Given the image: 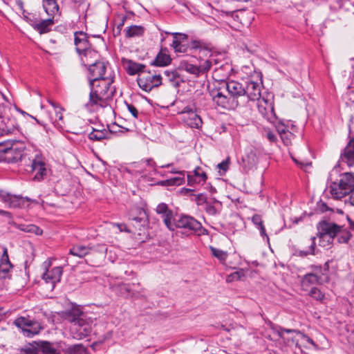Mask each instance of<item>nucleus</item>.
I'll use <instances>...</instances> for the list:
<instances>
[{
  "label": "nucleus",
  "instance_id": "f257e3e1",
  "mask_svg": "<svg viewBox=\"0 0 354 354\" xmlns=\"http://www.w3.org/2000/svg\"><path fill=\"white\" fill-rule=\"evenodd\" d=\"M220 81V86L212 91V100L218 106L234 110L239 104V99L244 97L243 80L241 82L230 80Z\"/></svg>",
  "mask_w": 354,
  "mask_h": 354
},
{
  "label": "nucleus",
  "instance_id": "e2e57ef3",
  "mask_svg": "<svg viewBox=\"0 0 354 354\" xmlns=\"http://www.w3.org/2000/svg\"><path fill=\"white\" fill-rule=\"evenodd\" d=\"M118 227H119L120 231H123L124 230V231H126V232H130V230H127V227H126V225L124 224H120V225H118Z\"/></svg>",
  "mask_w": 354,
  "mask_h": 354
},
{
  "label": "nucleus",
  "instance_id": "5701e85b",
  "mask_svg": "<svg viewBox=\"0 0 354 354\" xmlns=\"http://www.w3.org/2000/svg\"><path fill=\"white\" fill-rule=\"evenodd\" d=\"M122 64L129 75H138L139 76V74L144 73L146 68L145 65L127 59H122Z\"/></svg>",
  "mask_w": 354,
  "mask_h": 354
},
{
  "label": "nucleus",
  "instance_id": "39448f33",
  "mask_svg": "<svg viewBox=\"0 0 354 354\" xmlns=\"http://www.w3.org/2000/svg\"><path fill=\"white\" fill-rule=\"evenodd\" d=\"M319 230L321 237L328 238V241L337 237L339 243H346L351 237V234L346 228L332 222L323 221L320 223Z\"/></svg>",
  "mask_w": 354,
  "mask_h": 354
},
{
  "label": "nucleus",
  "instance_id": "e433bc0d",
  "mask_svg": "<svg viewBox=\"0 0 354 354\" xmlns=\"http://www.w3.org/2000/svg\"><path fill=\"white\" fill-rule=\"evenodd\" d=\"M125 37L128 38L142 36L145 32V28L142 26L133 25L125 30Z\"/></svg>",
  "mask_w": 354,
  "mask_h": 354
},
{
  "label": "nucleus",
  "instance_id": "774afa93",
  "mask_svg": "<svg viewBox=\"0 0 354 354\" xmlns=\"http://www.w3.org/2000/svg\"><path fill=\"white\" fill-rule=\"evenodd\" d=\"M173 164L172 163H169V164H167V165H162L160 167L161 168H167V167H169L170 166H171Z\"/></svg>",
  "mask_w": 354,
  "mask_h": 354
},
{
  "label": "nucleus",
  "instance_id": "2eb2a0df",
  "mask_svg": "<svg viewBox=\"0 0 354 354\" xmlns=\"http://www.w3.org/2000/svg\"><path fill=\"white\" fill-rule=\"evenodd\" d=\"M156 212L160 216L167 228L174 231V219L176 217H174V212L169 208L168 205L165 203L158 204L156 208Z\"/></svg>",
  "mask_w": 354,
  "mask_h": 354
},
{
  "label": "nucleus",
  "instance_id": "423d86ee",
  "mask_svg": "<svg viewBox=\"0 0 354 354\" xmlns=\"http://www.w3.org/2000/svg\"><path fill=\"white\" fill-rule=\"evenodd\" d=\"M272 330L287 345L295 344L298 348L301 347L300 343L306 342L313 346L315 345L311 338L299 330L283 328L280 326L273 327Z\"/></svg>",
  "mask_w": 354,
  "mask_h": 354
},
{
  "label": "nucleus",
  "instance_id": "bb28decb",
  "mask_svg": "<svg viewBox=\"0 0 354 354\" xmlns=\"http://www.w3.org/2000/svg\"><path fill=\"white\" fill-rule=\"evenodd\" d=\"M59 0H42V6L48 16L57 17L61 14Z\"/></svg>",
  "mask_w": 354,
  "mask_h": 354
},
{
  "label": "nucleus",
  "instance_id": "c85d7f7f",
  "mask_svg": "<svg viewBox=\"0 0 354 354\" xmlns=\"http://www.w3.org/2000/svg\"><path fill=\"white\" fill-rule=\"evenodd\" d=\"M181 120L186 125L194 129H199L203 123L201 117L196 113V111L187 115H184V117H181Z\"/></svg>",
  "mask_w": 354,
  "mask_h": 354
},
{
  "label": "nucleus",
  "instance_id": "603ef678",
  "mask_svg": "<svg viewBox=\"0 0 354 354\" xmlns=\"http://www.w3.org/2000/svg\"><path fill=\"white\" fill-rule=\"evenodd\" d=\"M191 48L209 52V48L207 46H206L204 43L197 40H194L192 41Z\"/></svg>",
  "mask_w": 354,
  "mask_h": 354
},
{
  "label": "nucleus",
  "instance_id": "9b49d317",
  "mask_svg": "<svg viewBox=\"0 0 354 354\" xmlns=\"http://www.w3.org/2000/svg\"><path fill=\"white\" fill-rule=\"evenodd\" d=\"M0 198L4 202L8 207L17 208L28 206V203L35 202L34 200L28 197H22L19 195H12L8 193H4L0 191Z\"/></svg>",
  "mask_w": 354,
  "mask_h": 354
},
{
  "label": "nucleus",
  "instance_id": "a878e982",
  "mask_svg": "<svg viewBox=\"0 0 354 354\" xmlns=\"http://www.w3.org/2000/svg\"><path fill=\"white\" fill-rule=\"evenodd\" d=\"M113 82V78L98 80L97 84L94 83V91H101L103 93L104 98L109 99L113 95V91L110 89V86Z\"/></svg>",
  "mask_w": 354,
  "mask_h": 354
},
{
  "label": "nucleus",
  "instance_id": "69168bd1",
  "mask_svg": "<svg viewBox=\"0 0 354 354\" xmlns=\"http://www.w3.org/2000/svg\"><path fill=\"white\" fill-rule=\"evenodd\" d=\"M348 220L349 221L350 228L354 230V223L352 222L348 218Z\"/></svg>",
  "mask_w": 354,
  "mask_h": 354
},
{
  "label": "nucleus",
  "instance_id": "3c124183",
  "mask_svg": "<svg viewBox=\"0 0 354 354\" xmlns=\"http://www.w3.org/2000/svg\"><path fill=\"white\" fill-rule=\"evenodd\" d=\"M230 165V158L227 157L225 160H223L221 162L218 163L217 165L218 169H219L220 175H224L226 171L229 169Z\"/></svg>",
  "mask_w": 354,
  "mask_h": 354
},
{
  "label": "nucleus",
  "instance_id": "a211bd4d",
  "mask_svg": "<svg viewBox=\"0 0 354 354\" xmlns=\"http://www.w3.org/2000/svg\"><path fill=\"white\" fill-rule=\"evenodd\" d=\"M74 45L75 46V50L77 54L81 52L85 51L91 47V45L88 41V35L83 31H76L74 33Z\"/></svg>",
  "mask_w": 354,
  "mask_h": 354
},
{
  "label": "nucleus",
  "instance_id": "f3484780",
  "mask_svg": "<svg viewBox=\"0 0 354 354\" xmlns=\"http://www.w3.org/2000/svg\"><path fill=\"white\" fill-rule=\"evenodd\" d=\"M91 92L89 94V100L85 104L87 109L91 110L95 106H104L106 104V99L104 98L103 93L101 91H94V84L89 83Z\"/></svg>",
  "mask_w": 354,
  "mask_h": 354
},
{
  "label": "nucleus",
  "instance_id": "4468645a",
  "mask_svg": "<svg viewBox=\"0 0 354 354\" xmlns=\"http://www.w3.org/2000/svg\"><path fill=\"white\" fill-rule=\"evenodd\" d=\"M30 162V171L35 173L34 178L40 180L46 175V164L42 156L39 153H36L34 156L28 158Z\"/></svg>",
  "mask_w": 354,
  "mask_h": 354
},
{
  "label": "nucleus",
  "instance_id": "79ce46f5",
  "mask_svg": "<svg viewBox=\"0 0 354 354\" xmlns=\"http://www.w3.org/2000/svg\"><path fill=\"white\" fill-rule=\"evenodd\" d=\"M24 17L34 28L39 22L40 16L37 12H24Z\"/></svg>",
  "mask_w": 354,
  "mask_h": 354
},
{
  "label": "nucleus",
  "instance_id": "58836bf2",
  "mask_svg": "<svg viewBox=\"0 0 354 354\" xmlns=\"http://www.w3.org/2000/svg\"><path fill=\"white\" fill-rule=\"evenodd\" d=\"M176 106L177 108V113L181 115V117H184V115H187L191 112H194L196 111V108L194 104H188L184 105L183 102H176Z\"/></svg>",
  "mask_w": 354,
  "mask_h": 354
},
{
  "label": "nucleus",
  "instance_id": "cd10ccee",
  "mask_svg": "<svg viewBox=\"0 0 354 354\" xmlns=\"http://www.w3.org/2000/svg\"><path fill=\"white\" fill-rule=\"evenodd\" d=\"M322 277L317 273H307L301 279V287L304 290H308V288L316 284H320L322 283Z\"/></svg>",
  "mask_w": 354,
  "mask_h": 354
},
{
  "label": "nucleus",
  "instance_id": "393cba45",
  "mask_svg": "<svg viewBox=\"0 0 354 354\" xmlns=\"http://www.w3.org/2000/svg\"><path fill=\"white\" fill-rule=\"evenodd\" d=\"M82 64L84 66H91L94 62H97L99 58V54L97 51L93 49L92 47L85 50V51L81 52L78 54Z\"/></svg>",
  "mask_w": 354,
  "mask_h": 354
},
{
  "label": "nucleus",
  "instance_id": "4d7b16f0",
  "mask_svg": "<svg viewBox=\"0 0 354 354\" xmlns=\"http://www.w3.org/2000/svg\"><path fill=\"white\" fill-rule=\"evenodd\" d=\"M225 68H227V69H230V66L228 65L226 66H222L220 68H216L214 69V75L215 77H218L220 72L224 69Z\"/></svg>",
  "mask_w": 354,
  "mask_h": 354
},
{
  "label": "nucleus",
  "instance_id": "052dcab7",
  "mask_svg": "<svg viewBox=\"0 0 354 354\" xmlns=\"http://www.w3.org/2000/svg\"><path fill=\"white\" fill-rule=\"evenodd\" d=\"M145 162H146V164L151 167H154L156 166V162L153 161V159L151 158H148V159H146L145 160Z\"/></svg>",
  "mask_w": 354,
  "mask_h": 354
},
{
  "label": "nucleus",
  "instance_id": "dca6fc26",
  "mask_svg": "<svg viewBox=\"0 0 354 354\" xmlns=\"http://www.w3.org/2000/svg\"><path fill=\"white\" fill-rule=\"evenodd\" d=\"M243 84L244 97L252 101L258 100L261 97V84L250 78L243 80Z\"/></svg>",
  "mask_w": 354,
  "mask_h": 354
},
{
  "label": "nucleus",
  "instance_id": "2f4dec72",
  "mask_svg": "<svg viewBox=\"0 0 354 354\" xmlns=\"http://www.w3.org/2000/svg\"><path fill=\"white\" fill-rule=\"evenodd\" d=\"M48 19L40 18L39 22L37 24L35 27V30L39 32L40 34H44L49 32L51 30L52 26L55 24L54 18L55 17L48 16Z\"/></svg>",
  "mask_w": 354,
  "mask_h": 354
},
{
  "label": "nucleus",
  "instance_id": "09e8293b",
  "mask_svg": "<svg viewBox=\"0 0 354 354\" xmlns=\"http://www.w3.org/2000/svg\"><path fill=\"white\" fill-rule=\"evenodd\" d=\"M106 133L104 131L93 129L88 134V138L93 141H99L105 138Z\"/></svg>",
  "mask_w": 354,
  "mask_h": 354
},
{
  "label": "nucleus",
  "instance_id": "412c9836",
  "mask_svg": "<svg viewBox=\"0 0 354 354\" xmlns=\"http://www.w3.org/2000/svg\"><path fill=\"white\" fill-rule=\"evenodd\" d=\"M171 46L176 53H186L187 50V35L183 33L174 32Z\"/></svg>",
  "mask_w": 354,
  "mask_h": 354
},
{
  "label": "nucleus",
  "instance_id": "6ab92c4d",
  "mask_svg": "<svg viewBox=\"0 0 354 354\" xmlns=\"http://www.w3.org/2000/svg\"><path fill=\"white\" fill-rule=\"evenodd\" d=\"M62 272L63 270L62 267H54L50 270H47L43 274L42 279L46 281V283H50L52 289H53L55 283L59 282Z\"/></svg>",
  "mask_w": 354,
  "mask_h": 354
},
{
  "label": "nucleus",
  "instance_id": "6e6d98bb",
  "mask_svg": "<svg viewBox=\"0 0 354 354\" xmlns=\"http://www.w3.org/2000/svg\"><path fill=\"white\" fill-rule=\"evenodd\" d=\"M127 109L134 118H138V111L133 104H127Z\"/></svg>",
  "mask_w": 354,
  "mask_h": 354
},
{
  "label": "nucleus",
  "instance_id": "b1692460",
  "mask_svg": "<svg viewBox=\"0 0 354 354\" xmlns=\"http://www.w3.org/2000/svg\"><path fill=\"white\" fill-rule=\"evenodd\" d=\"M258 162V157L256 150L249 148L246 150L245 154L242 157L243 167L245 170L252 169Z\"/></svg>",
  "mask_w": 354,
  "mask_h": 354
},
{
  "label": "nucleus",
  "instance_id": "aec40b11",
  "mask_svg": "<svg viewBox=\"0 0 354 354\" xmlns=\"http://www.w3.org/2000/svg\"><path fill=\"white\" fill-rule=\"evenodd\" d=\"M12 268L13 266L10 261L7 249L4 248L3 252L0 258V278H10Z\"/></svg>",
  "mask_w": 354,
  "mask_h": 354
},
{
  "label": "nucleus",
  "instance_id": "864d4df0",
  "mask_svg": "<svg viewBox=\"0 0 354 354\" xmlns=\"http://www.w3.org/2000/svg\"><path fill=\"white\" fill-rule=\"evenodd\" d=\"M164 74L167 77L168 80L171 82H175L178 77V73L176 71L166 70L164 71Z\"/></svg>",
  "mask_w": 354,
  "mask_h": 354
},
{
  "label": "nucleus",
  "instance_id": "c03bdc74",
  "mask_svg": "<svg viewBox=\"0 0 354 354\" xmlns=\"http://www.w3.org/2000/svg\"><path fill=\"white\" fill-rule=\"evenodd\" d=\"M19 228L24 232L41 235L43 232L42 230L35 225H19Z\"/></svg>",
  "mask_w": 354,
  "mask_h": 354
},
{
  "label": "nucleus",
  "instance_id": "7c9ffc66",
  "mask_svg": "<svg viewBox=\"0 0 354 354\" xmlns=\"http://www.w3.org/2000/svg\"><path fill=\"white\" fill-rule=\"evenodd\" d=\"M194 175H187L188 184L193 185L195 183L200 184L207 180L206 173L200 167H197L193 171Z\"/></svg>",
  "mask_w": 354,
  "mask_h": 354
},
{
  "label": "nucleus",
  "instance_id": "5fc2aeb1",
  "mask_svg": "<svg viewBox=\"0 0 354 354\" xmlns=\"http://www.w3.org/2000/svg\"><path fill=\"white\" fill-rule=\"evenodd\" d=\"M266 137L270 142L273 143L277 141V135L271 131H266Z\"/></svg>",
  "mask_w": 354,
  "mask_h": 354
},
{
  "label": "nucleus",
  "instance_id": "0eeeda50",
  "mask_svg": "<svg viewBox=\"0 0 354 354\" xmlns=\"http://www.w3.org/2000/svg\"><path fill=\"white\" fill-rule=\"evenodd\" d=\"M23 354H61L56 343L47 341L34 342L21 349Z\"/></svg>",
  "mask_w": 354,
  "mask_h": 354
},
{
  "label": "nucleus",
  "instance_id": "37998d69",
  "mask_svg": "<svg viewBox=\"0 0 354 354\" xmlns=\"http://www.w3.org/2000/svg\"><path fill=\"white\" fill-rule=\"evenodd\" d=\"M212 255L218 259L221 262H225L227 258V252L221 249L209 246Z\"/></svg>",
  "mask_w": 354,
  "mask_h": 354
},
{
  "label": "nucleus",
  "instance_id": "7ed1b4c3",
  "mask_svg": "<svg viewBox=\"0 0 354 354\" xmlns=\"http://www.w3.org/2000/svg\"><path fill=\"white\" fill-rule=\"evenodd\" d=\"M26 145L24 142L10 140L0 143V162L15 163L26 158Z\"/></svg>",
  "mask_w": 354,
  "mask_h": 354
},
{
  "label": "nucleus",
  "instance_id": "f03ea898",
  "mask_svg": "<svg viewBox=\"0 0 354 354\" xmlns=\"http://www.w3.org/2000/svg\"><path fill=\"white\" fill-rule=\"evenodd\" d=\"M63 318L71 324L70 330L75 339H83L88 336L92 331V319L79 308H73L64 312Z\"/></svg>",
  "mask_w": 354,
  "mask_h": 354
},
{
  "label": "nucleus",
  "instance_id": "49530a36",
  "mask_svg": "<svg viewBox=\"0 0 354 354\" xmlns=\"http://www.w3.org/2000/svg\"><path fill=\"white\" fill-rule=\"evenodd\" d=\"M48 103L54 108L55 112V118H50V121L52 122H57L59 120H62L63 118L62 111V107L59 106V105L55 102H54L52 100H48Z\"/></svg>",
  "mask_w": 354,
  "mask_h": 354
},
{
  "label": "nucleus",
  "instance_id": "c9c22d12",
  "mask_svg": "<svg viewBox=\"0 0 354 354\" xmlns=\"http://www.w3.org/2000/svg\"><path fill=\"white\" fill-rule=\"evenodd\" d=\"M147 218L145 211L140 207H136L131 209L129 214V219L138 223H145Z\"/></svg>",
  "mask_w": 354,
  "mask_h": 354
},
{
  "label": "nucleus",
  "instance_id": "de8ad7c7",
  "mask_svg": "<svg viewBox=\"0 0 354 354\" xmlns=\"http://www.w3.org/2000/svg\"><path fill=\"white\" fill-rule=\"evenodd\" d=\"M308 295L317 301L323 302L325 299V295L317 288H312Z\"/></svg>",
  "mask_w": 354,
  "mask_h": 354
},
{
  "label": "nucleus",
  "instance_id": "4be33fe9",
  "mask_svg": "<svg viewBox=\"0 0 354 354\" xmlns=\"http://www.w3.org/2000/svg\"><path fill=\"white\" fill-rule=\"evenodd\" d=\"M341 160L348 166L354 165V138H351L340 156Z\"/></svg>",
  "mask_w": 354,
  "mask_h": 354
},
{
  "label": "nucleus",
  "instance_id": "338daca9",
  "mask_svg": "<svg viewBox=\"0 0 354 354\" xmlns=\"http://www.w3.org/2000/svg\"><path fill=\"white\" fill-rule=\"evenodd\" d=\"M9 214V212L0 209V215H7Z\"/></svg>",
  "mask_w": 354,
  "mask_h": 354
},
{
  "label": "nucleus",
  "instance_id": "9d476101",
  "mask_svg": "<svg viewBox=\"0 0 354 354\" xmlns=\"http://www.w3.org/2000/svg\"><path fill=\"white\" fill-rule=\"evenodd\" d=\"M137 82L141 89L149 92L162 84V77L160 75L145 70L144 73L139 74Z\"/></svg>",
  "mask_w": 354,
  "mask_h": 354
},
{
  "label": "nucleus",
  "instance_id": "a18cd8bd",
  "mask_svg": "<svg viewBox=\"0 0 354 354\" xmlns=\"http://www.w3.org/2000/svg\"><path fill=\"white\" fill-rule=\"evenodd\" d=\"M68 354H89L87 348L82 344H75L67 348Z\"/></svg>",
  "mask_w": 354,
  "mask_h": 354
},
{
  "label": "nucleus",
  "instance_id": "72a5a7b5",
  "mask_svg": "<svg viewBox=\"0 0 354 354\" xmlns=\"http://www.w3.org/2000/svg\"><path fill=\"white\" fill-rule=\"evenodd\" d=\"M277 130L279 134L281 139L286 146H289L292 144V140L295 138V135L287 130L286 127L282 124H279L277 127Z\"/></svg>",
  "mask_w": 354,
  "mask_h": 354
},
{
  "label": "nucleus",
  "instance_id": "c756f323",
  "mask_svg": "<svg viewBox=\"0 0 354 354\" xmlns=\"http://www.w3.org/2000/svg\"><path fill=\"white\" fill-rule=\"evenodd\" d=\"M338 183L350 195L354 191V175L351 173H344L339 176Z\"/></svg>",
  "mask_w": 354,
  "mask_h": 354
},
{
  "label": "nucleus",
  "instance_id": "1a4fd4ad",
  "mask_svg": "<svg viewBox=\"0 0 354 354\" xmlns=\"http://www.w3.org/2000/svg\"><path fill=\"white\" fill-rule=\"evenodd\" d=\"M15 325L21 329L24 335L31 337L39 333L42 327L39 322L31 319L30 317H19L15 322Z\"/></svg>",
  "mask_w": 354,
  "mask_h": 354
},
{
  "label": "nucleus",
  "instance_id": "ea45409f",
  "mask_svg": "<svg viewBox=\"0 0 354 354\" xmlns=\"http://www.w3.org/2000/svg\"><path fill=\"white\" fill-rule=\"evenodd\" d=\"M182 176L174 177L158 183V185L162 186H174L180 185L184 181V174L180 172Z\"/></svg>",
  "mask_w": 354,
  "mask_h": 354
},
{
  "label": "nucleus",
  "instance_id": "f8f14e48",
  "mask_svg": "<svg viewBox=\"0 0 354 354\" xmlns=\"http://www.w3.org/2000/svg\"><path fill=\"white\" fill-rule=\"evenodd\" d=\"M212 67V60L207 59L200 64L199 66L194 65L186 60L180 62V68L190 74L196 77L205 74Z\"/></svg>",
  "mask_w": 354,
  "mask_h": 354
},
{
  "label": "nucleus",
  "instance_id": "f704fd0d",
  "mask_svg": "<svg viewBox=\"0 0 354 354\" xmlns=\"http://www.w3.org/2000/svg\"><path fill=\"white\" fill-rule=\"evenodd\" d=\"M328 189L331 196L335 199H340L348 194L338 182L333 183Z\"/></svg>",
  "mask_w": 354,
  "mask_h": 354
},
{
  "label": "nucleus",
  "instance_id": "20e7f679",
  "mask_svg": "<svg viewBox=\"0 0 354 354\" xmlns=\"http://www.w3.org/2000/svg\"><path fill=\"white\" fill-rule=\"evenodd\" d=\"M174 231L176 229L181 230L180 233L184 236H189L192 234H204L206 230L203 227L201 223L194 217L180 214L174 219Z\"/></svg>",
  "mask_w": 354,
  "mask_h": 354
},
{
  "label": "nucleus",
  "instance_id": "680f3d73",
  "mask_svg": "<svg viewBox=\"0 0 354 354\" xmlns=\"http://www.w3.org/2000/svg\"><path fill=\"white\" fill-rule=\"evenodd\" d=\"M207 212L210 214H216V208L212 205H210L207 208Z\"/></svg>",
  "mask_w": 354,
  "mask_h": 354
},
{
  "label": "nucleus",
  "instance_id": "0e129e2a",
  "mask_svg": "<svg viewBox=\"0 0 354 354\" xmlns=\"http://www.w3.org/2000/svg\"><path fill=\"white\" fill-rule=\"evenodd\" d=\"M124 20H125V17H123L121 23H120L118 25V29H121L122 27L124 26Z\"/></svg>",
  "mask_w": 354,
  "mask_h": 354
},
{
  "label": "nucleus",
  "instance_id": "473e14b6",
  "mask_svg": "<svg viewBox=\"0 0 354 354\" xmlns=\"http://www.w3.org/2000/svg\"><path fill=\"white\" fill-rule=\"evenodd\" d=\"M171 62L170 55L167 53L166 48L162 49L156 55L152 64L156 66H165L169 65Z\"/></svg>",
  "mask_w": 354,
  "mask_h": 354
},
{
  "label": "nucleus",
  "instance_id": "bf43d9fd",
  "mask_svg": "<svg viewBox=\"0 0 354 354\" xmlns=\"http://www.w3.org/2000/svg\"><path fill=\"white\" fill-rule=\"evenodd\" d=\"M345 203H348L351 205L354 206V190L349 195L348 199L345 200Z\"/></svg>",
  "mask_w": 354,
  "mask_h": 354
},
{
  "label": "nucleus",
  "instance_id": "13d9d810",
  "mask_svg": "<svg viewBox=\"0 0 354 354\" xmlns=\"http://www.w3.org/2000/svg\"><path fill=\"white\" fill-rule=\"evenodd\" d=\"M120 290L122 293L124 292H127L128 295L131 293V289L129 284H122L120 286Z\"/></svg>",
  "mask_w": 354,
  "mask_h": 354
},
{
  "label": "nucleus",
  "instance_id": "ddd939ff",
  "mask_svg": "<svg viewBox=\"0 0 354 354\" xmlns=\"http://www.w3.org/2000/svg\"><path fill=\"white\" fill-rule=\"evenodd\" d=\"M107 250L105 245H97L91 248L86 247L82 245H73L69 250L71 255L76 256L80 258L85 257L89 254H95L97 252L103 255Z\"/></svg>",
  "mask_w": 354,
  "mask_h": 354
},
{
  "label": "nucleus",
  "instance_id": "a19ab883",
  "mask_svg": "<svg viewBox=\"0 0 354 354\" xmlns=\"http://www.w3.org/2000/svg\"><path fill=\"white\" fill-rule=\"evenodd\" d=\"M315 237L313 236L309 240L308 242L310 245L306 250H299L295 251V254L299 257H306L309 254H315Z\"/></svg>",
  "mask_w": 354,
  "mask_h": 354
},
{
  "label": "nucleus",
  "instance_id": "8fccbe9b",
  "mask_svg": "<svg viewBox=\"0 0 354 354\" xmlns=\"http://www.w3.org/2000/svg\"><path fill=\"white\" fill-rule=\"evenodd\" d=\"M244 277H245L244 271L242 269H241L239 270H237V271L234 272L233 273L229 274L227 277L226 281L227 282H232L234 281L241 280Z\"/></svg>",
  "mask_w": 354,
  "mask_h": 354
},
{
  "label": "nucleus",
  "instance_id": "4c0bfd02",
  "mask_svg": "<svg viewBox=\"0 0 354 354\" xmlns=\"http://www.w3.org/2000/svg\"><path fill=\"white\" fill-rule=\"evenodd\" d=\"M252 221L254 225L259 229L260 232V235L263 238L266 239L267 241H269V237L266 234V228L263 224V221L261 216L259 214H254L252 217Z\"/></svg>",
  "mask_w": 354,
  "mask_h": 354
},
{
  "label": "nucleus",
  "instance_id": "6e6552de",
  "mask_svg": "<svg viewBox=\"0 0 354 354\" xmlns=\"http://www.w3.org/2000/svg\"><path fill=\"white\" fill-rule=\"evenodd\" d=\"M109 64L103 62H97L88 68L89 83L94 84L98 80L113 78L114 75L111 70H108Z\"/></svg>",
  "mask_w": 354,
  "mask_h": 354
}]
</instances>
